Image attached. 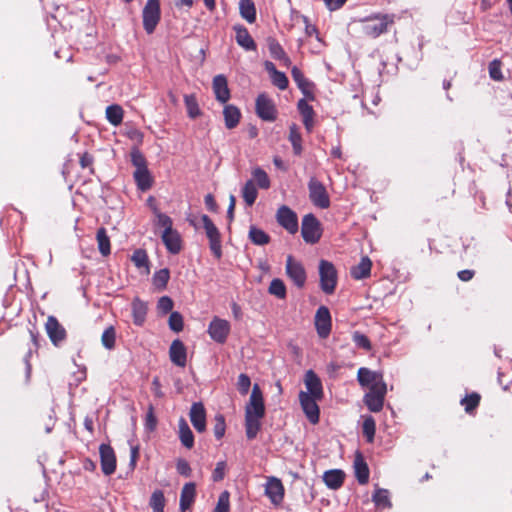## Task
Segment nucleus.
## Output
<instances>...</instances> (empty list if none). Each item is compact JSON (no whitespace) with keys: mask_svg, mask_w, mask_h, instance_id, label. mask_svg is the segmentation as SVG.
Masks as SVG:
<instances>
[{"mask_svg":"<svg viewBox=\"0 0 512 512\" xmlns=\"http://www.w3.org/2000/svg\"><path fill=\"white\" fill-rule=\"evenodd\" d=\"M201 222L213 256L220 259L222 257V239L219 229L207 215H202Z\"/></svg>","mask_w":512,"mask_h":512,"instance_id":"7ed1b4c3","label":"nucleus"},{"mask_svg":"<svg viewBox=\"0 0 512 512\" xmlns=\"http://www.w3.org/2000/svg\"><path fill=\"white\" fill-rule=\"evenodd\" d=\"M150 506L153 512H164L165 497L161 490H156L152 493L150 498Z\"/></svg>","mask_w":512,"mask_h":512,"instance_id":"37998d69","label":"nucleus"},{"mask_svg":"<svg viewBox=\"0 0 512 512\" xmlns=\"http://www.w3.org/2000/svg\"><path fill=\"white\" fill-rule=\"evenodd\" d=\"M353 342L359 348H362L366 351L371 349V342L366 335L359 331H355L352 335Z\"/></svg>","mask_w":512,"mask_h":512,"instance_id":"603ef678","label":"nucleus"},{"mask_svg":"<svg viewBox=\"0 0 512 512\" xmlns=\"http://www.w3.org/2000/svg\"><path fill=\"white\" fill-rule=\"evenodd\" d=\"M297 108L302 115V118L314 117L313 107L309 105L305 99H300L298 101Z\"/></svg>","mask_w":512,"mask_h":512,"instance_id":"680f3d73","label":"nucleus"},{"mask_svg":"<svg viewBox=\"0 0 512 512\" xmlns=\"http://www.w3.org/2000/svg\"><path fill=\"white\" fill-rule=\"evenodd\" d=\"M145 426L149 431H154L157 426V418L154 413V406L150 404L148 406L146 418H145Z\"/></svg>","mask_w":512,"mask_h":512,"instance_id":"052dcab7","label":"nucleus"},{"mask_svg":"<svg viewBox=\"0 0 512 512\" xmlns=\"http://www.w3.org/2000/svg\"><path fill=\"white\" fill-rule=\"evenodd\" d=\"M272 83L280 90H285L288 87V78L285 73L277 71L271 76Z\"/></svg>","mask_w":512,"mask_h":512,"instance_id":"4d7b16f0","label":"nucleus"},{"mask_svg":"<svg viewBox=\"0 0 512 512\" xmlns=\"http://www.w3.org/2000/svg\"><path fill=\"white\" fill-rule=\"evenodd\" d=\"M215 98L220 103H226L230 99V90L228 88L227 78L223 74L216 75L212 82Z\"/></svg>","mask_w":512,"mask_h":512,"instance_id":"412c9836","label":"nucleus"},{"mask_svg":"<svg viewBox=\"0 0 512 512\" xmlns=\"http://www.w3.org/2000/svg\"><path fill=\"white\" fill-rule=\"evenodd\" d=\"M304 383L307 389V391H304V393H309L311 396L316 397V399L323 398L324 392L322 383L314 371L308 370L306 372Z\"/></svg>","mask_w":512,"mask_h":512,"instance_id":"aec40b11","label":"nucleus"},{"mask_svg":"<svg viewBox=\"0 0 512 512\" xmlns=\"http://www.w3.org/2000/svg\"><path fill=\"white\" fill-rule=\"evenodd\" d=\"M257 188L252 180H248L242 188V197L248 206H252L257 198Z\"/></svg>","mask_w":512,"mask_h":512,"instance_id":"e433bc0d","label":"nucleus"},{"mask_svg":"<svg viewBox=\"0 0 512 512\" xmlns=\"http://www.w3.org/2000/svg\"><path fill=\"white\" fill-rule=\"evenodd\" d=\"M45 331L55 347H59L67 338L66 329L53 315L48 316L45 323Z\"/></svg>","mask_w":512,"mask_h":512,"instance_id":"1a4fd4ad","label":"nucleus"},{"mask_svg":"<svg viewBox=\"0 0 512 512\" xmlns=\"http://www.w3.org/2000/svg\"><path fill=\"white\" fill-rule=\"evenodd\" d=\"M214 435L217 439H221L226 430L225 418L222 414H217L214 418Z\"/></svg>","mask_w":512,"mask_h":512,"instance_id":"6e6d98bb","label":"nucleus"},{"mask_svg":"<svg viewBox=\"0 0 512 512\" xmlns=\"http://www.w3.org/2000/svg\"><path fill=\"white\" fill-rule=\"evenodd\" d=\"M308 190L309 198L315 206L321 209H326L330 206V199L325 186L315 177L310 178Z\"/></svg>","mask_w":512,"mask_h":512,"instance_id":"0eeeda50","label":"nucleus"},{"mask_svg":"<svg viewBox=\"0 0 512 512\" xmlns=\"http://www.w3.org/2000/svg\"><path fill=\"white\" fill-rule=\"evenodd\" d=\"M279 225L285 228L289 233L295 234L298 231V218L296 213L288 206L282 205L276 214Z\"/></svg>","mask_w":512,"mask_h":512,"instance_id":"ddd939ff","label":"nucleus"},{"mask_svg":"<svg viewBox=\"0 0 512 512\" xmlns=\"http://www.w3.org/2000/svg\"><path fill=\"white\" fill-rule=\"evenodd\" d=\"M169 357L171 362L179 367H184L187 362V351L184 344L179 340H174L169 348Z\"/></svg>","mask_w":512,"mask_h":512,"instance_id":"4be33fe9","label":"nucleus"},{"mask_svg":"<svg viewBox=\"0 0 512 512\" xmlns=\"http://www.w3.org/2000/svg\"><path fill=\"white\" fill-rule=\"evenodd\" d=\"M226 463L224 461H220L216 464V467L213 471L212 478L215 482L221 481L225 475Z\"/></svg>","mask_w":512,"mask_h":512,"instance_id":"338daca9","label":"nucleus"},{"mask_svg":"<svg viewBox=\"0 0 512 512\" xmlns=\"http://www.w3.org/2000/svg\"><path fill=\"white\" fill-rule=\"evenodd\" d=\"M289 140L292 144L293 151L296 155H300L302 152V146H301V134L298 130V127L293 124L290 126L289 131Z\"/></svg>","mask_w":512,"mask_h":512,"instance_id":"79ce46f5","label":"nucleus"},{"mask_svg":"<svg viewBox=\"0 0 512 512\" xmlns=\"http://www.w3.org/2000/svg\"><path fill=\"white\" fill-rule=\"evenodd\" d=\"M363 33L371 38H376L387 32L388 26L394 23V15L377 14L361 20Z\"/></svg>","mask_w":512,"mask_h":512,"instance_id":"f03ea898","label":"nucleus"},{"mask_svg":"<svg viewBox=\"0 0 512 512\" xmlns=\"http://www.w3.org/2000/svg\"><path fill=\"white\" fill-rule=\"evenodd\" d=\"M354 469L358 482L362 485L366 484L369 480V468L361 454H357L354 459Z\"/></svg>","mask_w":512,"mask_h":512,"instance_id":"a878e982","label":"nucleus"},{"mask_svg":"<svg viewBox=\"0 0 512 512\" xmlns=\"http://www.w3.org/2000/svg\"><path fill=\"white\" fill-rule=\"evenodd\" d=\"M124 111L118 104L109 105L106 108V118L113 126H118L122 123Z\"/></svg>","mask_w":512,"mask_h":512,"instance_id":"72a5a7b5","label":"nucleus"},{"mask_svg":"<svg viewBox=\"0 0 512 512\" xmlns=\"http://www.w3.org/2000/svg\"><path fill=\"white\" fill-rule=\"evenodd\" d=\"M320 400L321 399H316V397L311 396L309 393H304V391H300L299 393V401L302 410L312 424L319 422L320 410L317 402Z\"/></svg>","mask_w":512,"mask_h":512,"instance_id":"9d476101","label":"nucleus"},{"mask_svg":"<svg viewBox=\"0 0 512 512\" xmlns=\"http://www.w3.org/2000/svg\"><path fill=\"white\" fill-rule=\"evenodd\" d=\"M234 29L236 31V42L238 45L246 50L256 49V44L245 27L235 26Z\"/></svg>","mask_w":512,"mask_h":512,"instance_id":"393cba45","label":"nucleus"},{"mask_svg":"<svg viewBox=\"0 0 512 512\" xmlns=\"http://www.w3.org/2000/svg\"><path fill=\"white\" fill-rule=\"evenodd\" d=\"M178 436L184 447L188 449L192 448V431L183 417H181L178 422Z\"/></svg>","mask_w":512,"mask_h":512,"instance_id":"7c9ffc66","label":"nucleus"},{"mask_svg":"<svg viewBox=\"0 0 512 512\" xmlns=\"http://www.w3.org/2000/svg\"><path fill=\"white\" fill-rule=\"evenodd\" d=\"M386 393V384H381L379 388H370L364 396V403L367 408L374 413L381 411Z\"/></svg>","mask_w":512,"mask_h":512,"instance_id":"9b49d317","label":"nucleus"},{"mask_svg":"<svg viewBox=\"0 0 512 512\" xmlns=\"http://www.w3.org/2000/svg\"><path fill=\"white\" fill-rule=\"evenodd\" d=\"M176 470L180 475L189 476L191 468L188 461L182 458H178L176 461Z\"/></svg>","mask_w":512,"mask_h":512,"instance_id":"69168bd1","label":"nucleus"},{"mask_svg":"<svg viewBox=\"0 0 512 512\" xmlns=\"http://www.w3.org/2000/svg\"><path fill=\"white\" fill-rule=\"evenodd\" d=\"M100 464L102 472L109 476L116 470V455L109 444H101L99 447Z\"/></svg>","mask_w":512,"mask_h":512,"instance_id":"4468645a","label":"nucleus"},{"mask_svg":"<svg viewBox=\"0 0 512 512\" xmlns=\"http://www.w3.org/2000/svg\"><path fill=\"white\" fill-rule=\"evenodd\" d=\"M489 73L492 79L501 80L503 78L499 68V63L495 60L490 64Z\"/></svg>","mask_w":512,"mask_h":512,"instance_id":"774afa93","label":"nucleus"},{"mask_svg":"<svg viewBox=\"0 0 512 512\" xmlns=\"http://www.w3.org/2000/svg\"><path fill=\"white\" fill-rule=\"evenodd\" d=\"M214 512H229V493L227 491L220 494Z\"/></svg>","mask_w":512,"mask_h":512,"instance_id":"13d9d810","label":"nucleus"},{"mask_svg":"<svg viewBox=\"0 0 512 512\" xmlns=\"http://www.w3.org/2000/svg\"><path fill=\"white\" fill-rule=\"evenodd\" d=\"M192 505V482H188L184 485L180 497V510L185 512Z\"/></svg>","mask_w":512,"mask_h":512,"instance_id":"ea45409f","label":"nucleus"},{"mask_svg":"<svg viewBox=\"0 0 512 512\" xmlns=\"http://www.w3.org/2000/svg\"><path fill=\"white\" fill-rule=\"evenodd\" d=\"M168 326L175 333L181 332L184 327L183 316L177 311L171 312L168 319Z\"/></svg>","mask_w":512,"mask_h":512,"instance_id":"09e8293b","label":"nucleus"},{"mask_svg":"<svg viewBox=\"0 0 512 512\" xmlns=\"http://www.w3.org/2000/svg\"><path fill=\"white\" fill-rule=\"evenodd\" d=\"M265 415L264 398L260 386L254 384L249 398V402L245 407V416H253L254 418H263Z\"/></svg>","mask_w":512,"mask_h":512,"instance_id":"6e6552de","label":"nucleus"},{"mask_svg":"<svg viewBox=\"0 0 512 512\" xmlns=\"http://www.w3.org/2000/svg\"><path fill=\"white\" fill-rule=\"evenodd\" d=\"M268 49L274 59L279 60L284 57L285 51L279 42L273 38L268 39Z\"/></svg>","mask_w":512,"mask_h":512,"instance_id":"864d4df0","label":"nucleus"},{"mask_svg":"<svg viewBox=\"0 0 512 512\" xmlns=\"http://www.w3.org/2000/svg\"><path fill=\"white\" fill-rule=\"evenodd\" d=\"M131 162L136 169H143L147 167V161L141 151L137 148L131 151Z\"/></svg>","mask_w":512,"mask_h":512,"instance_id":"5fc2aeb1","label":"nucleus"},{"mask_svg":"<svg viewBox=\"0 0 512 512\" xmlns=\"http://www.w3.org/2000/svg\"><path fill=\"white\" fill-rule=\"evenodd\" d=\"M372 500L376 506L387 508L391 506L389 492L386 489L378 488L372 496Z\"/></svg>","mask_w":512,"mask_h":512,"instance_id":"a19ab883","label":"nucleus"},{"mask_svg":"<svg viewBox=\"0 0 512 512\" xmlns=\"http://www.w3.org/2000/svg\"><path fill=\"white\" fill-rule=\"evenodd\" d=\"M261 418H254L253 416H245L246 436L248 439H254L261 427Z\"/></svg>","mask_w":512,"mask_h":512,"instance_id":"4c0bfd02","label":"nucleus"},{"mask_svg":"<svg viewBox=\"0 0 512 512\" xmlns=\"http://www.w3.org/2000/svg\"><path fill=\"white\" fill-rule=\"evenodd\" d=\"M239 6L241 16L249 23H253L256 20V10L252 0H240Z\"/></svg>","mask_w":512,"mask_h":512,"instance_id":"c9c22d12","label":"nucleus"},{"mask_svg":"<svg viewBox=\"0 0 512 512\" xmlns=\"http://www.w3.org/2000/svg\"><path fill=\"white\" fill-rule=\"evenodd\" d=\"M236 387H237V390L239 391V393L242 396H246L248 394V392H249L250 387H251L250 377L247 374H245V373H241L238 376Z\"/></svg>","mask_w":512,"mask_h":512,"instance_id":"8fccbe9b","label":"nucleus"},{"mask_svg":"<svg viewBox=\"0 0 512 512\" xmlns=\"http://www.w3.org/2000/svg\"><path fill=\"white\" fill-rule=\"evenodd\" d=\"M93 163H94V157L91 154H89L88 152H84L80 156L81 168L82 169L89 168L91 174H94Z\"/></svg>","mask_w":512,"mask_h":512,"instance_id":"e2e57ef3","label":"nucleus"},{"mask_svg":"<svg viewBox=\"0 0 512 512\" xmlns=\"http://www.w3.org/2000/svg\"><path fill=\"white\" fill-rule=\"evenodd\" d=\"M169 278H170V273H169V270L164 268V269H161L159 271H157L154 276H153V285L158 289V290H163L166 288L167 286V283L169 281Z\"/></svg>","mask_w":512,"mask_h":512,"instance_id":"c03bdc74","label":"nucleus"},{"mask_svg":"<svg viewBox=\"0 0 512 512\" xmlns=\"http://www.w3.org/2000/svg\"><path fill=\"white\" fill-rule=\"evenodd\" d=\"M194 429L199 433L206 430V412L201 402H194Z\"/></svg>","mask_w":512,"mask_h":512,"instance_id":"473e14b6","label":"nucleus"},{"mask_svg":"<svg viewBox=\"0 0 512 512\" xmlns=\"http://www.w3.org/2000/svg\"><path fill=\"white\" fill-rule=\"evenodd\" d=\"M315 326L321 338L328 337L331 331V315L327 307L321 306L316 311Z\"/></svg>","mask_w":512,"mask_h":512,"instance_id":"f3484780","label":"nucleus"},{"mask_svg":"<svg viewBox=\"0 0 512 512\" xmlns=\"http://www.w3.org/2000/svg\"><path fill=\"white\" fill-rule=\"evenodd\" d=\"M265 495L274 505H279L284 498V487L276 477H270L265 485Z\"/></svg>","mask_w":512,"mask_h":512,"instance_id":"6ab92c4d","label":"nucleus"},{"mask_svg":"<svg viewBox=\"0 0 512 512\" xmlns=\"http://www.w3.org/2000/svg\"><path fill=\"white\" fill-rule=\"evenodd\" d=\"M208 332L214 341L224 343L230 332V324L226 320L215 318L211 321Z\"/></svg>","mask_w":512,"mask_h":512,"instance_id":"a211bd4d","label":"nucleus"},{"mask_svg":"<svg viewBox=\"0 0 512 512\" xmlns=\"http://www.w3.org/2000/svg\"><path fill=\"white\" fill-rule=\"evenodd\" d=\"M357 379L361 386L369 387V389L379 388L381 384H386L383 380L382 373L371 371L365 367L358 370Z\"/></svg>","mask_w":512,"mask_h":512,"instance_id":"dca6fc26","label":"nucleus"},{"mask_svg":"<svg viewBox=\"0 0 512 512\" xmlns=\"http://www.w3.org/2000/svg\"><path fill=\"white\" fill-rule=\"evenodd\" d=\"M320 287L326 294H332L337 284V271L334 265L326 260L319 263Z\"/></svg>","mask_w":512,"mask_h":512,"instance_id":"20e7f679","label":"nucleus"},{"mask_svg":"<svg viewBox=\"0 0 512 512\" xmlns=\"http://www.w3.org/2000/svg\"><path fill=\"white\" fill-rule=\"evenodd\" d=\"M223 116L225 120V126L228 129L235 128L240 120V110L234 105H226L223 109Z\"/></svg>","mask_w":512,"mask_h":512,"instance_id":"cd10ccee","label":"nucleus"},{"mask_svg":"<svg viewBox=\"0 0 512 512\" xmlns=\"http://www.w3.org/2000/svg\"><path fill=\"white\" fill-rule=\"evenodd\" d=\"M252 174H253V177H254L255 181H257V183H258L260 188H263V189L269 188L270 180L268 178L267 173L263 169L256 168V169L253 170Z\"/></svg>","mask_w":512,"mask_h":512,"instance_id":"3c124183","label":"nucleus"},{"mask_svg":"<svg viewBox=\"0 0 512 512\" xmlns=\"http://www.w3.org/2000/svg\"><path fill=\"white\" fill-rule=\"evenodd\" d=\"M131 260L137 268H145L146 272L149 273V258L144 249L135 250L132 254Z\"/></svg>","mask_w":512,"mask_h":512,"instance_id":"58836bf2","label":"nucleus"},{"mask_svg":"<svg viewBox=\"0 0 512 512\" xmlns=\"http://www.w3.org/2000/svg\"><path fill=\"white\" fill-rule=\"evenodd\" d=\"M249 239L253 244L263 246L269 243L270 236L262 229L251 226L249 229Z\"/></svg>","mask_w":512,"mask_h":512,"instance_id":"f704fd0d","label":"nucleus"},{"mask_svg":"<svg viewBox=\"0 0 512 512\" xmlns=\"http://www.w3.org/2000/svg\"><path fill=\"white\" fill-rule=\"evenodd\" d=\"M147 304L139 297H135L132 301V316L133 323L137 326H142L146 320Z\"/></svg>","mask_w":512,"mask_h":512,"instance_id":"b1692460","label":"nucleus"},{"mask_svg":"<svg viewBox=\"0 0 512 512\" xmlns=\"http://www.w3.org/2000/svg\"><path fill=\"white\" fill-rule=\"evenodd\" d=\"M322 234L321 224L313 214H307L302 219L301 235L306 243L315 244Z\"/></svg>","mask_w":512,"mask_h":512,"instance_id":"423d86ee","label":"nucleus"},{"mask_svg":"<svg viewBox=\"0 0 512 512\" xmlns=\"http://www.w3.org/2000/svg\"><path fill=\"white\" fill-rule=\"evenodd\" d=\"M363 433L367 437L369 442L373 440L375 434V421L372 417H368L364 420Z\"/></svg>","mask_w":512,"mask_h":512,"instance_id":"bf43d9fd","label":"nucleus"},{"mask_svg":"<svg viewBox=\"0 0 512 512\" xmlns=\"http://www.w3.org/2000/svg\"><path fill=\"white\" fill-rule=\"evenodd\" d=\"M133 176L140 190L146 191L151 188L153 180L147 167L143 169H136Z\"/></svg>","mask_w":512,"mask_h":512,"instance_id":"c756f323","label":"nucleus"},{"mask_svg":"<svg viewBox=\"0 0 512 512\" xmlns=\"http://www.w3.org/2000/svg\"><path fill=\"white\" fill-rule=\"evenodd\" d=\"M268 291L271 295L280 299H284L286 297V287L281 279H273L269 285Z\"/></svg>","mask_w":512,"mask_h":512,"instance_id":"49530a36","label":"nucleus"},{"mask_svg":"<svg viewBox=\"0 0 512 512\" xmlns=\"http://www.w3.org/2000/svg\"><path fill=\"white\" fill-rule=\"evenodd\" d=\"M153 213L155 215L154 225L163 228L161 239L166 249L172 254L179 253L182 249V239L178 231L173 229V220L156 207L153 208Z\"/></svg>","mask_w":512,"mask_h":512,"instance_id":"f257e3e1","label":"nucleus"},{"mask_svg":"<svg viewBox=\"0 0 512 512\" xmlns=\"http://www.w3.org/2000/svg\"><path fill=\"white\" fill-rule=\"evenodd\" d=\"M345 474L343 471L334 469L326 471L323 475L324 483L331 489H338L342 486Z\"/></svg>","mask_w":512,"mask_h":512,"instance_id":"bb28decb","label":"nucleus"},{"mask_svg":"<svg viewBox=\"0 0 512 512\" xmlns=\"http://www.w3.org/2000/svg\"><path fill=\"white\" fill-rule=\"evenodd\" d=\"M286 274L298 288H302L305 285L306 271L303 265L291 255L286 259Z\"/></svg>","mask_w":512,"mask_h":512,"instance_id":"f8f14e48","label":"nucleus"},{"mask_svg":"<svg viewBox=\"0 0 512 512\" xmlns=\"http://www.w3.org/2000/svg\"><path fill=\"white\" fill-rule=\"evenodd\" d=\"M116 342V331L113 326L107 327L101 336V343L106 349H113Z\"/></svg>","mask_w":512,"mask_h":512,"instance_id":"a18cd8bd","label":"nucleus"},{"mask_svg":"<svg viewBox=\"0 0 512 512\" xmlns=\"http://www.w3.org/2000/svg\"><path fill=\"white\" fill-rule=\"evenodd\" d=\"M372 262L365 256L361 258V261L356 266L351 268V276L354 279H364L370 275Z\"/></svg>","mask_w":512,"mask_h":512,"instance_id":"c85d7f7f","label":"nucleus"},{"mask_svg":"<svg viewBox=\"0 0 512 512\" xmlns=\"http://www.w3.org/2000/svg\"><path fill=\"white\" fill-rule=\"evenodd\" d=\"M96 240L98 244L99 252L102 256L106 257L111 253V243L110 238L107 234V230L104 227H101L97 230Z\"/></svg>","mask_w":512,"mask_h":512,"instance_id":"2f4dec72","label":"nucleus"},{"mask_svg":"<svg viewBox=\"0 0 512 512\" xmlns=\"http://www.w3.org/2000/svg\"><path fill=\"white\" fill-rule=\"evenodd\" d=\"M256 113L265 121L276 119V108L273 101L265 94H260L256 99Z\"/></svg>","mask_w":512,"mask_h":512,"instance_id":"2eb2a0df","label":"nucleus"},{"mask_svg":"<svg viewBox=\"0 0 512 512\" xmlns=\"http://www.w3.org/2000/svg\"><path fill=\"white\" fill-rule=\"evenodd\" d=\"M480 397L478 394H472L468 397H465L462 400V404L465 405V410L467 412L473 410L479 404Z\"/></svg>","mask_w":512,"mask_h":512,"instance_id":"0e129e2a","label":"nucleus"},{"mask_svg":"<svg viewBox=\"0 0 512 512\" xmlns=\"http://www.w3.org/2000/svg\"><path fill=\"white\" fill-rule=\"evenodd\" d=\"M291 75L295 83L297 84L298 88L301 90V92L310 99H314V96L312 94V88L313 84L304 77L303 73L299 68L296 66H293L291 69Z\"/></svg>","mask_w":512,"mask_h":512,"instance_id":"5701e85b","label":"nucleus"},{"mask_svg":"<svg viewBox=\"0 0 512 512\" xmlns=\"http://www.w3.org/2000/svg\"><path fill=\"white\" fill-rule=\"evenodd\" d=\"M143 27L147 34H152L161 18L160 0H148L143 8Z\"/></svg>","mask_w":512,"mask_h":512,"instance_id":"39448f33","label":"nucleus"},{"mask_svg":"<svg viewBox=\"0 0 512 512\" xmlns=\"http://www.w3.org/2000/svg\"><path fill=\"white\" fill-rule=\"evenodd\" d=\"M174 302L169 296H162L157 302V313L160 316H164L168 313L173 312Z\"/></svg>","mask_w":512,"mask_h":512,"instance_id":"de8ad7c7","label":"nucleus"}]
</instances>
